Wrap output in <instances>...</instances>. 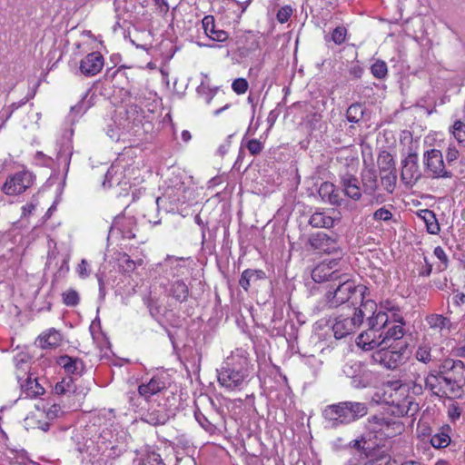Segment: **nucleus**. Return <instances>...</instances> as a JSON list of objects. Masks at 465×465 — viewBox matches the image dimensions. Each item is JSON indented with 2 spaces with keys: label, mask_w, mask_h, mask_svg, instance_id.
<instances>
[{
  "label": "nucleus",
  "mask_w": 465,
  "mask_h": 465,
  "mask_svg": "<svg viewBox=\"0 0 465 465\" xmlns=\"http://www.w3.org/2000/svg\"><path fill=\"white\" fill-rule=\"evenodd\" d=\"M398 430H400V429H398L397 426L387 427L383 425L382 430H380V433L386 437H391L397 433Z\"/></svg>",
  "instance_id": "5fc2aeb1"
},
{
  "label": "nucleus",
  "mask_w": 465,
  "mask_h": 465,
  "mask_svg": "<svg viewBox=\"0 0 465 465\" xmlns=\"http://www.w3.org/2000/svg\"><path fill=\"white\" fill-rule=\"evenodd\" d=\"M265 273L261 270H245L241 276L239 284L247 291L252 284H256L259 281L264 279Z\"/></svg>",
  "instance_id": "412c9836"
},
{
  "label": "nucleus",
  "mask_w": 465,
  "mask_h": 465,
  "mask_svg": "<svg viewBox=\"0 0 465 465\" xmlns=\"http://www.w3.org/2000/svg\"><path fill=\"white\" fill-rule=\"evenodd\" d=\"M61 340V334L54 329L49 330L38 338L39 345L43 349L57 347Z\"/></svg>",
  "instance_id": "4be33fe9"
},
{
  "label": "nucleus",
  "mask_w": 465,
  "mask_h": 465,
  "mask_svg": "<svg viewBox=\"0 0 465 465\" xmlns=\"http://www.w3.org/2000/svg\"><path fill=\"white\" fill-rule=\"evenodd\" d=\"M122 170L119 166L112 165L106 174L103 185L112 187L114 184L119 185L122 179Z\"/></svg>",
  "instance_id": "c85d7f7f"
},
{
  "label": "nucleus",
  "mask_w": 465,
  "mask_h": 465,
  "mask_svg": "<svg viewBox=\"0 0 465 465\" xmlns=\"http://www.w3.org/2000/svg\"><path fill=\"white\" fill-rule=\"evenodd\" d=\"M347 35V30L343 26L336 27L331 33V40L336 45H341L345 42Z\"/></svg>",
  "instance_id": "a19ab883"
},
{
  "label": "nucleus",
  "mask_w": 465,
  "mask_h": 465,
  "mask_svg": "<svg viewBox=\"0 0 465 465\" xmlns=\"http://www.w3.org/2000/svg\"><path fill=\"white\" fill-rule=\"evenodd\" d=\"M246 147L251 154L256 155L262 151L263 145L259 140L252 139L248 141Z\"/></svg>",
  "instance_id": "c03bdc74"
},
{
  "label": "nucleus",
  "mask_w": 465,
  "mask_h": 465,
  "mask_svg": "<svg viewBox=\"0 0 465 465\" xmlns=\"http://www.w3.org/2000/svg\"><path fill=\"white\" fill-rule=\"evenodd\" d=\"M218 88H211L209 85L205 84L203 82L197 87L196 92L199 95L204 98V101L207 104H210L213 98L217 94Z\"/></svg>",
  "instance_id": "72a5a7b5"
},
{
  "label": "nucleus",
  "mask_w": 465,
  "mask_h": 465,
  "mask_svg": "<svg viewBox=\"0 0 465 465\" xmlns=\"http://www.w3.org/2000/svg\"><path fill=\"white\" fill-rule=\"evenodd\" d=\"M434 255L440 260L441 261L444 265H447V262H448V257L444 252V250L440 247V246H438L434 249Z\"/></svg>",
  "instance_id": "864d4df0"
},
{
  "label": "nucleus",
  "mask_w": 465,
  "mask_h": 465,
  "mask_svg": "<svg viewBox=\"0 0 465 465\" xmlns=\"http://www.w3.org/2000/svg\"><path fill=\"white\" fill-rule=\"evenodd\" d=\"M188 287L182 281L175 282L171 288V294L179 302H183L188 297Z\"/></svg>",
  "instance_id": "7c9ffc66"
},
{
  "label": "nucleus",
  "mask_w": 465,
  "mask_h": 465,
  "mask_svg": "<svg viewBox=\"0 0 465 465\" xmlns=\"http://www.w3.org/2000/svg\"><path fill=\"white\" fill-rule=\"evenodd\" d=\"M33 184V174L23 171L9 177L3 186L5 193L15 195L24 193Z\"/></svg>",
  "instance_id": "1a4fd4ad"
},
{
  "label": "nucleus",
  "mask_w": 465,
  "mask_h": 465,
  "mask_svg": "<svg viewBox=\"0 0 465 465\" xmlns=\"http://www.w3.org/2000/svg\"><path fill=\"white\" fill-rule=\"evenodd\" d=\"M371 74L378 79H383L388 73L387 64L384 61L377 60L371 67Z\"/></svg>",
  "instance_id": "4c0bfd02"
},
{
  "label": "nucleus",
  "mask_w": 465,
  "mask_h": 465,
  "mask_svg": "<svg viewBox=\"0 0 465 465\" xmlns=\"http://www.w3.org/2000/svg\"><path fill=\"white\" fill-rule=\"evenodd\" d=\"M343 193L352 199L359 201L361 197V190L360 188L359 180L351 173H345L341 177L340 182Z\"/></svg>",
  "instance_id": "dca6fc26"
},
{
  "label": "nucleus",
  "mask_w": 465,
  "mask_h": 465,
  "mask_svg": "<svg viewBox=\"0 0 465 465\" xmlns=\"http://www.w3.org/2000/svg\"><path fill=\"white\" fill-rule=\"evenodd\" d=\"M168 419V413L165 409L162 407L149 411L145 416V420L153 426L163 425L166 423Z\"/></svg>",
  "instance_id": "393cba45"
},
{
  "label": "nucleus",
  "mask_w": 465,
  "mask_h": 465,
  "mask_svg": "<svg viewBox=\"0 0 465 465\" xmlns=\"http://www.w3.org/2000/svg\"><path fill=\"white\" fill-rule=\"evenodd\" d=\"M450 132L458 143L460 145L465 146V123L460 120L455 121Z\"/></svg>",
  "instance_id": "473e14b6"
},
{
  "label": "nucleus",
  "mask_w": 465,
  "mask_h": 465,
  "mask_svg": "<svg viewBox=\"0 0 465 465\" xmlns=\"http://www.w3.org/2000/svg\"><path fill=\"white\" fill-rule=\"evenodd\" d=\"M121 266L125 272H132L135 269L136 262L133 261L127 254H124L122 258Z\"/></svg>",
  "instance_id": "09e8293b"
},
{
  "label": "nucleus",
  "mask_w": 465,
  "mask_h": 465,
  "mask_svg": "<svg viewBox=\"0 0 465 465\" xmlns=\"http://www.w3.org/2000/svg\"><path fill=\"white\" fill-rule=\"evenodd\" d=\"M309 223L316 228H331L333 226L334 220L323 213H314L311 216Z\"/></svg>",
  "instance_id": "a878e982"
},
{
  "label": "nucleus",
  "mask_w": 465,
  "mask_h": 465,
  "mask_svg": "<svg viewBox=\"0 0 465 465\" xmlns=\"http://www.w3.org/2000/svg\"><path fill=\"white\" fill-rule=\"evenodd\" d=\"M58 364L62 366L68 373H78L83 369V362L78 359L64 355L58 359Z\"/></svg>",
  "instance_id": "b1692460"
},
{
  "label": "nucleus",
  "mask_w": 465,
  "mask_h": 465,
  "mask_svg": "<svg viewBox=\"0 0 465 465\" xmlns=\"http://www.w3.org/2000/svg\"><path fill=\"white\" fill-rule=\"evenodd\" d=\"M248 82L244 78H237L232 82V88L238 94H244L248 89Z\"/></svg>",
  "instance_id": "79ce46f5"
},
{
  "label": "nucleus",
  "mask_w": 465,
  "mask_h": 465,
  "mask_svg": "<svg viewBox=\"0 0 465 465\" xmlns=\"http://www.w3.org/2000/svg\"><path fill=\"white\" fill-rule=\"evenodd\" d=\"M443 381H444V397L446 398H460L463 393V384L455 379H451L443 374Z\"/></svg>",
  "instance_id": "aec40b11"
},
{
  "label": "nucleus",
  "mask_w": 465,
  "mask_h": 465,
  "mask_svg": "<svg viewBox=\"0 0 465 465\" xmlns=\"http://www.w3.org/2000/svg\"><path fill=\"white\" fill-rule=\"evenodd\" d=\"M430 351L431 349L428 344H420L416 351L415 357L420 362L429 363L432 361Z\"/></svg>",
  "instance_id": "c9c22d12"
},
{
  "label": "nucleus",
  "mask_w": 465,
  "mask_h": 465,
  "mask_svg": "<svg viewBox=\"0 0 465 465\" xmlns=\"http://www.w3.org/2000/svg\"><path fill=\"white\" fill-rule=\"evenodd\" d=\"M35 206L34 203H27L25 205L23 206L22 210H23V215H27V214H31L33 213V211L35 210Z\"/></svg>",
  "instance_id": "13d9d810"
},
{
  "label": "nucleus",
  "mask_w": 465,
  "mask_h": 465,
  "mask_svg": "<svg viewBox=\"0 0 465 465\" xmlns=\"http://www.w3.org/2000/svg\"><path fill=\"white\" fill-rule=\"evenodd\" d=\"M391 342L387 345L380 346V349L372 353V361L384 368L394 370L404 363L406 360V350L403 347L395 349L391 347Z\"/></svg>",
  "instance_id": "423d86ee"
},
{
  "label": "nucleus",
  "mask_w": 465,
  "mask_h": 465,
  "mask_svg": "<svg viewBox=\"0 0 465 465\" xmlns=\"http://www.w3.org/2000/svg\"><path fill=\"white\" fill-rule=\"evenodd\" d=\"M110 433L103 431L101 433L93 432L91 430L83 429L78 430L72 440L75 444L76 450L83 456V459L91 462L98 460L108 450L110 442L106 436Z\"/></svg>",
  "instance_id": "f03ea898"
},
{
  "label": "nucleus",
  "mask_w": 465,
  "mask_h": 465,
  "mask_svg": "<svg viewBox=\"0 0 465 465\" xmlns=\"http://www.w3.org/2000/svg\"><path fill=\"white\" fill-rule=\"evenodd\" d=\"M55 392L59 394H63L65 392L64 387L62 383H57L54 387Z\"/></svg>",
  "instance_id": "680f3d73"
},
{
  "label": "nucleus",
  "mask_w": 465,
  "mask_h": 465,
  "mask_svg": "<svg viewBox=\"0 0 465 465\" xmlns=\"http://www.w3.org/2000/svg\"><path fill=\"white\" fill-rule=\"evenodd\" d=\"M383 425L387 427L397 426L398 429L401 428L400 423L391 421L381 416H373L369 420V429L373 432H380Z\"/></svg>",
  "instance_id": "bb28decb"
},
{
  "label": "nucleus",
  "mask_w": 465,
  "mask_h": 465,
  "mask_svg": "<svg viewBox=\"0 0 465 465\" xmlns=\"http://www.w3.org/2000/svg\"><path fill=\"white\" fill-rule=\"evenodd\" d=\"M338 281L339 284L331 286V290L325 294V305L329 308H335L349 302L352 295L358 292L361 295L363 293L364 287L357 286L354 282L348 278L347 274H342L341 280Z\"/></svg>",
  "instance_id": "20e7f679"
},
{
  "label": "nucleus",
  "mask_w": 465,
  "mask_h": 465,
  "mask_svg": "<svg viewBox=\"0 0 465 465\" xmlns=\"http://www.w3.org/2000/svg\"><path fill=\"white\" fill-rule=\"evenodd\" d=\"M404 325L401 313L389 315L383 311L374 312L368 318V329L357 337L356 343L364 351H373L401 339L405 333Z\"/></svg>",
  "instance_id": "f257e3e1"
},
{
  "label": "nucleus",
  "mask_w": 465,
  "mask_h": 465,
  "mask_svg": "<svg viewBox=\"0 0 465 465\" xmlns=\"http://www.w3.org/2000/svg\"><path fill=\"white\" fill-rule=\"evenodd\" d=\"M455 302L457 304L465 303V294L464 293H458L454 297Z\"/></svg>",
  "instance_id": "052dcab7"
},
{
  "label": "nucleus",
  "mask_w": 465,
  "mask_h": 465,
  "mask_svg": "<svg viewBox=\"0 0 465 465\" xmlns=\"http://www.w3.org/2000/svg\"><path fill=\"white\" fill-rule=\"evenodd\" d=\"M346 116L349 122L357 123L363 116V108L361 104H351L346 112Z\"/></svg>",
  "instance_id": "f704fd0d"
},
{
  "label": "nucleus",
  "mask_w": 465,
  "mask_h": 465,
  "mask_svg": "<svg viewBox=\"0 0 465 465\" xmlns=\"http://www.w3.org/2000/svg\"><path fill=\"white\" fill-rule=\"evenodd\" d=\"M440 369L444 375L460 382H465V365L461 361L446 359L440 366Z\"/></svg>",
  "instance_id": "2eb2a0df"
},
{
  "label": "nucleus",
  "mask_w": 465,
  "mask_h": 465,
  "mask_svg": "<svg viewBox=\"0 0 465 465\" xmlns=\"http://www.w3.org/2000/svg\"><path fill=\"white\" fill-rule=\"evenodd\" d=\"M64 302L68 306H74L79 302V295L75 291H67L63 294Z\"/></svg>",
  "instance_id": "37998d69"
},
{
  "label": "nucleus",
  "mask_w": 465,
  "mask_h": 465,
  "mask_svg": "<svg viewBox=\"0 0 465 465\" xmlns=\"http://www.w3.org/2000/svg\"><path fill=\"white\" fill-rule=\"evenodd\" d=\"M368 306L371 309L375 307V303L371 301H367L361 307L355 310L353 315L351 317H344L342 315L338 316L335 319V322L332 325V331L334 333V337L336 339H342L351 333H354L356 330L361 326L364 319V312L362 308H367Z\"/></svg>",
  "instance_id": "39448f33"
},
{
  "label": "nucleus",
  "mask_w": 465,
  "mask_h": 465,
  "mask_svg": "<svg viewBox=\"0 0 465 465\" xmlns=\"http://www.w3.org/2000/svg\"><path fill=\"white\" fill-rule=\"evenodd\" d=\"M21 391L26 398H35L45 393L44 387L38 382L36 378L28 375L27 378L21 382Z\"/></svg>",
  "instance_id": "6ab92c4d"
},
{
  "label": "nucleus",
  "mask_w": 465,
  "mask_h": 465,
  "mask_svg": "<svg viewBox=\"0 0 465 465\" xmlns=\"http://www.w3.org/2000/svg\"><path fill=\"white\" fill-rule=\"evenodd\" d=\"M401 465H420V463L417 462V461L410 460V461H406V462L402 463Z\"/></svg>",
  "instance_id": "338daca9"
},
{
  "label": "nucleus",
  "mask_w": 465,
  "mask_h": 465,
  "mask_svg": "<svg viewBox=\"0 0 465 465\" xmlns=\"http://www.w3.org/2000/svg\"><path fill=\"white\" fill-rule=\"evenodd\" d=\"M361 181L365 193L372 194L378 189V179L374 171H364L361 174Z\"/></svg>",
  "instance_id": "5701e85b"
},
{
  "label": "nucleus",
  "mask_w": 465,
  "mask_h": 465,
  "mask_svg": "<svg viewBox=\"0 0 465 465\" xmlns=\"http://www.w3.org/2000/svg\"><path fill=\"white\" fill-rule=\"evenodd\" d=\"M202 24H203V27L204 32H206L210 28L211 29L213 28V26L215 25L213 16H212V15L204 16V18L203 19Z\"/></svg>",
  "instance_id": "6e6d98bb"
},
{
  "label": "nucleus",
  "mask_w": 465,
  "mask_h": 465,
  "mask_svg": "<svg viewBox=\"0 0 465 465\" xmlns=\"http://www.w3.org/2000/svg\"><path fill=\"white\" fill-rule=\"evenodd\" d=\"M401 165V180L406 186L412 187L421 177L417 153L410 152Z\"/></svg>",
  "instance_id": "6e6552de"
},
{
  "label": "nucleus",
  "mask_w": 465,
  "mask_h": 465,
  "mask_svg": "<svg viewBox=\"0 0 465 465\" xmlns=\"http://www.w3.org/2000/svg\"><path fill=\"white\" fill-rule=\"evenodd\" d=\"M450 415L452 418L460 417V412H459V411H458V408L454 407V408H453V411L450 412Z\"/></svg>",
  "instance_id": "0e129e2a"
},
{
  "label": "nucleus",
  "mask_w": 465,
  "mask_h": 465,
  "mask_svg": "<svg viewBox=\"0 0 465 465\" xmlns=\"http://www.w3.org/2000/svg\"><path fill=\"white\" fill-rule=\"evenodd\" d=\"M319 192L323 196L328 194V201L331 204H341V199L340 198L338 192L335 191L334 185L332 183H324L323 184H322Z\"/></svg>",
  "instance_id": "c756f323"
},
{
  "label": "nucleus",
  "mask_w": 465,
  "mask_h": 465,
  "mask_svg": "<svg viewBox=\"0 0 465 465\" xmlns=\"http://www.w3.org/2000/svg\"><path fill=\"white\" fill-rule=\"evenodd\" d=\"M400 412L401 415L413 416L418 411V404L411 400H404L399 404Z\"/></svg>",
  "instance_id": "58836bf2"
},
{
  "label": "nucleus",
  "mask_w": 465,
  "mask_h": 465,
  "mask_svg": "<svg viewBox=\"0 0 465 465\" xmlns=\"http://www.w3.org/2000/svg\"><path fill=\"white\" fill-rule=\"evenodd\" d=\"M381 308L384 310L383 312H388L389 315H392L393 312L400 313L399 307L392 304L390 301L381 302Z\"/></svg>",
  "instance_id": "8fccbe9b"
},
{
  "label": "nucleus",
  "mask_w": 465,
  "mask_h": 465,
  "mask_svg": "<svg viewBox=\"0 0 465 465\" xmlns=\"http://www.w3.org/2000/svg\"><path fill=\"white\" fill-rule=\"evenodd\" d=\"M392 218V213L386 208L381 207L375 211L373 213V219L376 221H390Z\"/></svg>",
  "instance_id": "a18cd8bd"
},
{
  "label": "nucleus",
  "mask_w": 465,
  "mask_h": 465,
  "mask_svg": "<svg viewBox=\"0 0 465 465\" xmlns=\"http://www.w3.org/2000/svg\"><path fill=\"white\" fill-rule=\"evenodd\" d=\"M422 218L426 223L427 230L430 233L436 234L440 231L439 223L435 218L434 213L431 211H422Z\"/></svg>",
  "instance_id": "2f4dec72"
},
{
  "label": "nucleus",
  "mask_w": 465,
  "mask_h": 465,
  "mask_svg": "<svg viewBox=\"0 0 465 465\" xmlns=\"http://www.w3.org/2000/svg\"><path fill=\"white\" fill-rule=\"evenodd\" d=\"M182 138L184 142H188L191 139V134L188 131H183L182 133Z\"/></svg>",
  "instance_id": "e2e57ef3"
},
{
  "label": "nucleus",
  "mask_w": 465,
  "mask_h": 465,
  "mask_svg": "<svg viewBox=\"0 0 465 465\" xmlns=\"http://www.w3.org/2000/svg\"><path fill=\"white\" fill-rule=\"evenodd\" d=\"M378 165L381 174L395 172L393 157L389 153L383 152L379 155Z\"/></svg>",
  "instance_id": "cd10ccee"
},
{
  "label": "nucleus",
  "mask_w": 465,
  "mask_h": 465,
  "mask_svg": "<svg viewBox=\"0 0 465 465\" xmlns=\"http://www.w3.org/2000/svg\"><path fill=\"white\" fill-rule=\"evenodd\" d=\"M247 377V373L243 370H235L230 367H222L218 371V381L221 386L234 390L238 388Z\"/></svg>",
  "instance_id": "9b49d317"
},
{
  "label": "nucleus",
  "mask_w": 465,
  "mask_h": 465,
  "mask_svg": "<svg viewBox=\"0 0 465 465\" xmlns=\"http://www.w3.org/2000/svg\"><path fill=\"white\" fill-rule=\"evenodd\" d=\"M459 152L455 148H449L446 153V159L448 163H451L458 158Z\"/></svg>",
  "instance_id": "4d7b16f0"
},
{
  "label": "nucleus",
  "mask_w": 465,
  "mask_h": 465,
  "mask_svg": "<svg viewBox=\"0 0 465 465\" xmlns=\"http://www.w3.org/2000/svg\"><path fill=\"white\" fill-rule=\"evenodd\" d=\"M443 384V372L440 369L438 373L430 372L425 379V387L439 397H444Z\"/></svg>",
  "instance_id": "a211bd4d"
},
{
  "label": "nucleus",
  "mask_w": 465,
  "mask_h": 465,
  "mask_svg": "<svg viewBox=\"0 0 465 465\" xmlns=\"http://www.w3.org/2000/svg\"><path fill=\"white\" fill-rule=\"evenodd\" d=\"M426 322L431 335L439 334L440 337H447L450 332L451 322L450 319L440 314L429 315L426 318Z\"/></svg>",
  "instance_id": "ddd939ff"
},
{
  "label": "nucleus",
  "mask_w": 465,
  "mask_h": 465,
  "mask_svg": "<svg viewBox=\"0 0 465 465\" xmlns=\"http://www.w3.org/2000/svg\"><path fill=\"white\" fill-rule=\"evenodd\" d=\"M165 388V381L162 378L154 376L147 383H143L138 387V393L140 396L148 400L150 397L162 391Z\"/></svg>",
  "instance_id": "f3484780"
},
{
  "label": "nucleus",
  "mask_w": 465,
  "mask_h": 465,
  "mask_svg": "<svg viewBox=\"0 0 465 465\" xmlns=\"http://www.w3.org/2000/svg\"><path fill=\"white\" fill-rule=\"evenodd\" d=\"M196 420L199 422V424L206 430H211L213 428L212 423L209 421V420L200 411H196L194 413Z\"/></svg>",
  "instance_id": "de8ad7c7"
},
{
  "label": "nucleus",
  "mask_w": 465,
  "mask_h": 465,
  "mask_svg": "<svg viewBox=\"0 0 465 465\" xmlns=\"http://www.w3.org/2000/svg\"><path fill=\"white\" fill-rule=\"evenodd\" d=\"M77 272L81 278H86L90 275V272L88 271V262L86 260L83 259L78 264Z\"/></svg>",
  "instance_id": "3c124183"
},
{
  "label": "nucleus",
  "mask_w": 465,
  "mask_h": 465,
  "mask_svg": "<svg viewBox=\"0 0 465 465\" xmlns=\"http://www.w3.org/2000/svg\"><path fill=\"white\" fill-rule=\"evenodd\" d=\"M338 263L337 260H331L318 264L312 272V280L316 282L341 280L342 274L338 272Z\"/></svg>",
  "instance_id": "9d476101"
},
{
  "label": "nucleus",
  "mask_w": 465,
  "mask_h": 465,
  "mask_svg": "<svg viewBox=\"0 0 465 465\" xmlns=\"http://www.w3.org/2000/svg\"><path fill=\"white\" fill-rule=\"evenodd\" d=\"M309 242L314 250L322 252L332 253L339 249L336 240L324 232H318L312 235L309 239Z\"/></svg>",
  "instance_id": "4468645a"
},
{
  "label": "nucleus",
  "mask_w": 465,
  "mask_h": 465,
  "mask_svg": "<svg viewBox=\"0 0 465 465\" xmlns=\"http://www.w3.org/2000/svg\"><path fill=\"white\" fill-rule=\"evenodd\" d=\"M381 175V181H382L385 190L391 193L394 190L395 185H396V180H397L396 173L392 172V173H383Z\"/></svg>",
  "instance_id": "ea45409f"
},
{
  "label": "nucleus",
  "mask_w": 465,
  "mask_h": 465,
  "mask_svg": "<svg viewBox=\"0 0 465 465\" xmlns=\"http://www.w3.org/2000/svg\"><path fill=\"white\" fill-rule=\"evenodd\" d=\"M423 162L426 171L432 178H450L452 176L451 173L445 168L440 150L431 149L425 152Z\"/></svg>",
  "instance_id": "0eeeda50"
},
{
  "label": "nucleus",
  "mask_w": 465,
  "mask_h": 465,
  "mask_svg": "<svg viewBox=\"0 0 465 465\" xmlns=\"http://www.w3.org/2000/svg\"><path fill=\"white\" fill-rule=\"evenodd\" d=\"M450 442V436L445 432H438L430 438L431 445L436 449L445 448Z\"/></svg>",
  "instance_id": "e433bc0d"
},
{
  "label": "nucleus",
  "mask_w": 465,
  "mask_h": 465,
  "mask_svg": "<svg viewBox=\"0 0 465 465\" xmlns=\"http://www.w3.org/2000/svg\"><path fill=\"white\" fill-rule=\"evenodd\" d=\"M104 64V56L100 52H92L80 62V72L85 76H94L101 72Z\"/></svg>",
  "instance_id": "f8f14e48"
},
{
  "label": "nucleus",
  "mask_w": 465,
  "mask_h": 465,
  "mask_svg": "<svg viewBox=\"0 0 465 465\" xmlns=\"http://www.w3.org/2000/svg\"><path fill=\"white\" fill-rule=\"evenodd\" d=\"M460 355L465 357V344L459 349Z\"/></svg>",
  "instance_id": "774afa93"
},
{
  "label": "nucleus",
  "mask_w": 465,
  "mask_h": 465,
  "mask_svg": "<svg viewBox=\"0 0 465 465\" xmlns=\"http://www.w3.org/2000/svg\"><path fill=\"white\" fill-rule=\"evenodd\" d=\"M123 222H124V218H123V217H117V218L114 220V223H113V225H112L111 229H112V230H114V229H118V230H120V227H119V226H120L121 223H123Z\"/></svg>",
  "instance_id": "bf43d9fd"
},
{
  "label": "nucleus",
  "mask_w": 465,
  "mask_h": 465,
  "mask_svg": "<svg viewBox=\"0 0 465 465\" xmlns=\"http://www.w3.org/2000/svg\"><path fill=\"white\" fill-rule=\"evenodd\" d=\"M292 14V9L290 6L282 7L277 13V20L281 24L286 23Z\"/></svg>",
  "instance_id": "49530a36"
},
{
  "label": "nucleus",
  "mask_w": 465,
  "mask_h": 465,
  "mask_svg": "<svg viewBox=\"0 0 465 465\" xmlns=\"http://www.w3.org/2000/svg\"><path fill=\"white\" fill-rule=\"evenodd\" d=\"M229 38V34L224 30H218L216 29L213 35L210 37V39L216 41V42H224Z\"/></svg>",
  "instance_id": "603ef678"
},
{
  "label": "nucleus",
  "mask_w": 465,
  "mask_h": 465,
  "mask_svg": "<svg viewBox=\"0 0 465 465\" xmlns=\"http://www.w3.org/2000/svg\"><path fill=\"white\" fill-rule=\"evenodd\" d=\"M366 414L367 406L364 403L351 401L328 406L323 411L325 419L333 424L350 423Z\"/></svg>",
  "instance_id": "7ed1b4c3"
},
{
  "label": "nucleus",
  "mask_w": 465,
  "mask_h": 465,
  "mask_svg": "<svg viewBox=\"0 0 465 465\" xmlns=\"http://www.w3.org/2000/svg\"><path fill=\"white\" fill-rule=\"evenodd\" d=\"M216 31V28H215V25L213 26V28H210L208 29L206 32H204L206 34V35L210 38L212 35H213V34L215 33Z\"/></svg>",
  "instance_id": "69168bd1"
}]
</instances>
